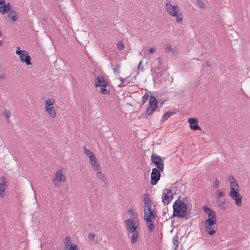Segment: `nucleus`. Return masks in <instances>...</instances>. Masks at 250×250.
<instances>
[{"mask_svg":"<svg viewBox=\"0 0 250 250\" xmlns=\"http://www.w3.org/2000/svg\"><path fill=\"white\" fill-rule=\"evenodd\" d=\"M96 171H97L96 174L97 178L98 179L101 180V181L103 183H104V184H107V181L106 178L105 177L104 175L103 174V173L102 172L101 167L100 168H99V169L98 170H96Z\"/></svg>","mask_w":250,"mask_h":250,"instance_id":"obj_21","label":"nucleus"},{"mask_svg":"<svg viewBox=\"0 0 250 250\" xmlns=\"http://www.w3.org/2000/svg\"><path fill=\"white\" fill-rule=\"evenodd\" d=\"M8 17L13 22L17 21L18 17L17 12L12 8L7 13Z\"/></svg>","mask_w":250,"mask_h":250,"instance_id":"obj_20","label":"nucleus"},{"mask_svg":"<svg viewBox=\"0 0 250 250\" xmlns=\"http://www.w3.org/2000/svg\"><path fill=\"white\" fill-rule=\"evenodd\" d=\"M228 180L229 181L230 183H231V182H234V181H237L234 179V177L232 175H229V177H228Z\"/></svg>","mask_w":250,"mask_h":250,"instance_id":"obj_39","label":"nucleus"},{"mask_svg":"<svg viewBox=\"0 0 250 250\" xmlns=\"http://www.w3.org/2000/svg\"><path fill=\"white\" fill-rule=\"evenodd\" d=\"M20 60L22 62H25L26 65L31 64L30 56L27 51L24 50V53L20 56Z\"/></svg>","mask_w":250,"mask_h":250,"instance_id":"obj_17","label":"nucleus"},{"mask_svg":"<svg viewBox=\"0 0 250 250\" xmlns=\"http://www.w3.org/2000/svg\"><path fill=\"white\" fill-rule=\"evenodd\" d=\"M217 203L219 206H223L225 204V200L224 197L216 198Z\"/></svg>","mask_w":250,"mask_h":250,"instance_id":"obj_29","label":"nucleus"},{"mask_svg":"<svg viewBox=\"0 0 250 250\" xmlns=\"http://www.w3.org/2000/svg\"><path fill=\"white\" fill-rule=\"evenodd\" d=\"M230 191L239 190V186L237 181H234L230 183Z\"/></svg>","mask_w":250,"mask_h":250,"instance_id":"obj_24","label":"nucleus"},{"mask_svg":"<svg viewBox=\"0 0 250 250\" xmlns=\"http://www.w3.org/2000/svg\"><path fill=\"white\" fill-rule=\"evenodd\" d=\"M141 63H142V61L140 62L138 66V70L143 71V67H141Z\"/></svg>","mask_w":250,"mask_h":250,"instance_id":"obj_45","label":"nucleus"},{"mask_svg":"<svg viewBox=\"0 0 250 250\" xmlns=\"http://www.w3.org/2000/svg\"><path fill=\"white\" fill-rule=\"evenodd\" d=\"M117 47L120 50H123L124 49V45L122 41H120L117 43Z\"/></svg>","mask_w":250,"mask_h":250,"instance_id":"obj_36","label":"nucleus"},{"mask_svg":"<svg viewBox=\"0 0 250 250\" xmlns=\"http://www.w3.org/2000/svg\"><path fill=\"white\" fill-rule=\"evenodd\" d=\"M66 181V175L62 169H59L54 173L52 182L55 188L59 189L62 187V184Z\"/></svg>","mask_w":250,"mask_h":250,"instance_id":"obj_4","label":"nucleus"},{"mask_svg":"<svg viewBox=\"0 0 250 250\" xmlns=\"http://www.w3.org/2000/svg\"><path fill=\"white\" fill-rule=\"evenodd\" d=\"M6 77V74L5 73H1L0 74V79L2 80Z\"/></svg>","mask_w":250,"mask_h":250,"instance_id":"obj_46","label":"nucleus"},{"mask_svg":"<svg viewBox=\"0 0 250 250\" xmlns=\"http://www.w3.org/2000/svg\"><path fill=\"white\" fill-rule=\"evenodd\" d=\"M172 216L185 217L187 215V205L182 200L177 199L173 204Z\"/></svg>","mask_w":250,"mask_h":250,"instance_id":"obj_3","label":"nucleus"},{"mask_svg":"<svg viewBox=\"0 0 250 250\" xmlns=\"http://www.w3.org/2000/svg\"><path fill=\"white\" fill-rule=\"evenodd\" d=\"M165 48L166 49H167V50H168L169 51L171 52L172 53H173L174 54L178 53V51L177 50V48L175 47H172L170 45H169V44L167 45L165 47Z\"/></svg>","mask_w":250,"mask_h":250,"instance_id":"obj_26","label":"nucleus"},{"mask_svg":"<svg viewBox=\"0 0 250 250\" xmlns=\"http://www.w3.org/2000/svg\"><path fill=\"white\" fill-rule=\"evenodd\" d=\"M197 5L200 9H203L204 7V4L201 0H197Z\"/></svg>","mask_w":250,"mask_h":250,"instance_id":"obj_37","label":"nucleus"},{"mask_svg":"<svg viewBox=\"0 0 250 250\" xmlns=\"http://www.w3.org/2000/svg\"><path fill=\"white\" fill-rule=\"evenodd\" d=\"M3 115L5 117L7 122H9V119L10 118V112L6 109L4 110L3 113Z\"/></svg>","mask_w":250,"mask_h":250,"instance_id":"obj_33","label":"nucleus"},{"mask_svg":"<svg viewBox=\"0 0 250 250\" xmlns=\"http://www.w3.org/2000/svg\"><path fill=\"white\" fill-rule=\"evenodd\" d=\"M173 243L176 247H178L179 246V237L177 235H175L173 237Z\"/></svg>","mask_w":250,"mask_h":250,"instance_id":"obj_34","label":"nucleus"},{"mask_svg":"<svg viewBox=\"0 0 250 250\" xmlns=\"http://www.w3.org/2000/svg\"><path fill=\"white\" fill-rule=\"evenodd\" d=\"M143 202L145 208H146L147 210L151 208V201L146 193H145L143 195Z\"/></svg>","mask_w":250,"mask_h":250,"instance_id":"obj_19","label":"nucleus"},{"mask_svg":"<svg viewBox=\"0 0 250 250\" xmlns=\"http://www.w3.org/2000/svg\"><path fill=\"white\" fill-rule=\"evenodd\" d=\"M72 244L71 238L69 236L66 237L64 241V249L70 247Z\"/></svg>","mask_w":250,"mask_h":250,"instance_id":"obj_28","label":"nucleus"},{"mask_svg":"<svg viewBox=\"0 0 250 250\" xmlns=\"http://www.w3.org/2000/svg\"><path fill=\"white\" fill-rule=\"evenodd\" d=\"M84 154L88 157L89 162L94 170H98L100 166L95 154L87 149L85 146L83 147Z\"/></svg>","mask_w":250,"mask_h":250,"instance_id":"obj_5","label":"nucleus"},{"mask_svg":"<svg viewBox=\"0 0 250 250\" xmlns=\"http://www.w3.org/2000/svg\"><path fill=\"white\" fill-rule=\"evenodd\" d=\"M154 51V48L153 47H151L149 50H148V53L149 54H152L153 53V52Z\"/></svg>","mask_w":250,"mask_h":250,"instance_id":"obj_47","label":"nucleus"},{"mask_svg":"<svg viewBox=\"0 0 250 250\" xmlns=\"http://www.w3.org/2000/svg\"><path fill=\"white\" fill-rule=\"evenodd\" d=\"M230 196L235 200V203L237 206H240L242 204V197L239 193V190L230 191L229 192Z\"/></svg>","mask_w":250,"mask_h":250,"instance_id":"obj_12","label":"nucleus"},{"mask_svg":"<svg viewBox=\"0 0 250 250\" xmlns=\"http://www.w3.org/2000/svg\"><path fill=\"white\" fill-rule=\"evenodd\" d=\"M149 97H150V96L148 94L145 93L143 96V104L146 103L147 101V100H148V98L149 99Z\"/></svg>","mask_w":250,"mask_h":250,"instance_id":"obj_38","label":"nucleus"},{"mask_svg":"<svg viewBox=\"0 0 250 250\" xmlns=\"http://www.w3.org/2000/svg\"><path fill=\"white\" fill-rule=\"evenodd\" d=\"M154 221H150V222H146L147 224V227L148 229V230L149 232H152L154 229V225L153 223Z\"/></svg>","mask_w":250,"mask_h":250,"instance_id":"obj_27","label":"nucleus"},{"mask_svg":"<svg viewBox=\"0 0 250 250\" xmlns=\"http://www.w3.org/2000/svg\"><path fill=\"white\" fill-rule=\"evenodd\" d=\"M17 50H20V47H17Z\"/></svg>","mask_w":250,"mask_h":250,"instance_id":"obj_49","label":"nucleus"},{"mask_svg":"<svg viewBox=\"0 0 250 250\" xmlns=\"http://www.w3.org/2000/svg\"><path fill=\"white\" fill-rule=\"evenodd\" d=\"M152 162L160 171L163 172L164 170V164L161 157L157 154H152L151 156Z\"/></svg>","mask_w":250,"mask_h":250,"instance_id":"obj_7","label":"nucleus"},{"mask_svg":"<svg viewBox=\"0 0 250 250\" xmlns=\"http://www.w3.org/2000/svg\"><path fill=\"white\" fill-rule=\"evenodd\" d=\"M219 181L218 179H216L214 182V187L216 188L219 187Z\"/></svg>","mask_w":250,"mask_h":250,"instance_id":"obj_42","label":"nucleus"},{"mask_svg":"<svg viewBox=\"0 0 250 250\" xmlns=\"http://www.w3.org/2000/svg\"><path fill=\"white\" fill-rule=\"evenodd\" d=\"M12 9L10 3L9 2L5 3L4 0H0V13L3 14L8 13Z\"/></svg>","mask_w":250,"mask_h":250,"instance_id":"obj_14","label":"nucleus"},{"mask_svg":"<svg viewBox=\"0 0 250 250\" xmlns=\"http://www.w3.org/2000/svg\"><path fill=\"white\" fill-rule=\"evenodd\" d=\"M165 9L167 14L170 16L173 17H176V21L177 22H182L183 16L180 11V8L177 4L172 5L169 0H167L165 4Z\"/></svg>","mask_w":250,"mask_h":250,"instance_id":"obj_2","label":"nucleus"},{"mask_svg":"<svg viewBox=\"0 0 250 250\" xmlns=\"http://www.w3.org/2000/svg\"><path fill=\"white\" fill-rule=\"evenodd\" d=\"M120 79H121V81H122L123 80V78H121Z\"/></svg>","mask_w":250,"mask_h":250,"instance_id":"obj_50","label":"nucleus"},{"mask_svg":"<svg viewBox=\"0 0 250 250\" xmlns=\"http://www.w3.org/2000/svg\"><path fill=\"white\" fill-rule=\"evenodd\" d=\"M224 193L223 191H218L217 193V195L216 196V198L221 197V196H224Z\"/></svg>","mask_w":250,"mask_h":250,"instance_id":"obj_41","label":"nucleus"},{"mask_svg":"<svg viewBox=\"0 0 250 250\" xmlns=\"http://www.w3.org/2000/svg\"><path fill=\"white\" fill-rule=\"evenodd\" d=\"M148 106L145 112L143 115H145L146 118L150 116L154 111L156 109L157 107V102L156 98L154 96H150L149 99V102L148 104Z\"/></svg>","mask_w":250,"mask_h":250,"instance_id":"obj_6","label":"nucleus"},{"mask_svg":"<svg viewBox=\"0 0 250 250\" xmlns=\"http://www.w3.org/2000/svg\"><path fill=\"white\" fill-rule=\"evenodd\" d=\"M189 123V127L193 130H200L201 127L198 125V120L197 118H192L188 120Z\"/></svg>","mask_w":250,"mask_h":250,"instance_id":"obj_18","label":"nucleus"},{"mask_svg":"<svg viewBox=\"0 0 250 250\" xmlns=\"http://www.w3.org/2000/svg\"><path fill=\"white\" fill-rule=\"evenodd\" d=\"M125 223L126 231L131 234L130 242L132 244H135L139 238V232L137 230L139 227L138 219H127L125 221Z\"/></svg>","mask_w":250,"mask_h":250,"instance_id":"obj_1","label":"nucleus"},{"mask_svg":"<svg viewBox=\"0 0 250 250\" xmlns=\"http://www.w3.org/2000/svg\"><path fill=\"white\" fill-rule=\"evenodd\" d=\"M24 53V50H16V53L17 54L19 55L20 56L22 54Z\"/></svg>","mask_w":250,"mask_h":250,"instance_id":"obj_43","label":"nucleus"},{"mask_svg":"<svg viewBox=\"0 0 250 250\" xmlns=\"http://www.w3.org/2000/svg\"><path fill=\"white\" fill-rule=\"evenodd\" d=\"M120 68V64H116L114 67L113 68V71L115 74L116 75H119L120 73L119 69Z\"/></svg>","mask_w":250,"mask_h":250,"instance_id":"obj_31","label":"nucleus"},{"mask_svg":"<svg viewBox=\"0 0 250 250\" xmlns=\"http://www.w3.org/2000/svg\"><path fill=\"white\" fill-rule=\"evenodd\" d=\"M203 210L208 215V219H210L214 222H217L216 215L214 211L207 206L203 207Z\"/></svg>","mask_w":250,"mask_h":250,"instance_id":"obj_13","label":"nucleus"},{"mask_svg":"<svg viewBox=\"0 0 250 250\" xmlns=\"http://www.w3.org/2000/svg\"><path fill=\"white\" fill-rule=\"evenodd\" d=\"M95 234H93V233H90L89 235H88V239L90 241H93L94 240V239L95 238Z\"/></svg>","mask_w":250,"mask_h":250,"instance_id":"obj_40","label":"nucleus"},{"mask_svg":"<svg viewBox=\"0 0 250 250\" xmlns=\"http://www.w3.org/2000/svg\"><path fill=\"white\" fill-rule=\"evenodd\" d=\"M156 216V212L152 208L148 210H147L146 208L144 209V219L146 222L154 221Z\"/></svg>","mask_w":250,"mask_h":250,"instance_id":"obj_9","label":"nucleus"},{"mask_svg":"<svg viewBox=\"0 0 250 250\" xmlns=\"http://www.w3.org/2000/svg\"><path fill=\"white\" fill-rule=\"evenodd\" d=\"M160 171L156 168H153L151 173L150 184L154 186L157 184L161 177Z\"/></svg>","mask_w":250,"mask_h":250,"instance_id":"obj_8","label":"nucleus"},{"mask_svg":"<svg viewBox=\"0 0 250 250\" xmlns=\"http://www.w3.org/2000/svg\"><path fill=\"white\" fill-rule=\"evenodd\" d=\"M7 187V181L5 177L0 178V196L1 198L5 196V190Z\"/></svg>","mask_w":250,"mask_h":250,"instance_id":"obj_16","label":"nucleus"},{"mask_svg":"<svg viewBox=\"0 0 250 250\" xmlns=\"http://www.w3.org/2000/svg\"><path fill=\"white\" fill-rule=\"evenodd\" d=\"M45 111L48 114L49 116L52 118H55L57 116L54 107L46 109H45Z\"/></svg>","mask_w":250,"mask_h":250,"instance_id":"obj_23","label":"nucleus"},{"mask_svg":"<svg viewBox=\"0 0 250 250\" xmlns=\"http://www.w3.org/2000/svg\"><path fill=\"white\" fill-rule=\"evenodd\" d=\"M173 195L171 190L169 189H164L163 192L162 201L165 205H167L172 200Z\"/></svg>","mask_w":250,"mask_h":250,"instance_id":"obj_11","label":"nucleus"},{"mask_svg":"<svg viewBox=\"0 0 250 250\" xmlns=\"http://www.w3.org/2000/svg\"><path fill=\"white\" fill-rule=\"evenodd\" d=\"M65 250H78V246L76 244H73L70 247L65 249Z\"/></svg>","mask_w":250,"mask_h":250,"instance_id":"obj_35","label":"nucleus"},{"mask_svg":"<svg viewBox=\"0 0 250 250\" xmlns=\"http://www.w3.org/2000/svg\"><path fill=\"white\" fill-rule=\"evenodd\" d=\"M175 113V112H172V111L171 112L168 111V112L165 113L162 117V120L163 121L167 120L171 116L174 114Z\"/></svg>","mask_w":250,"mask_h":250,"instance_id":"obj_25","label":"nucleus"},{"mask_svg":"<svg viewBox=\"0 0 250 250\" xmlns=\"http://www.w3.org/2000/svg\"><path fill=\"white\" fill-rule=\"evenodd\" d=\"M94 78L95 85L96 87L107 85V82L101 75H98L96 76L94 75Z\"/></svg>","mask_w":250,"mask_h":250,"instance_id":"obj_15","label":"nucleus"},{"mask_svg":"<svg viewBox=\"0 0 250 250\" xmlns=\"http://www.w3.org/2000/svg\"><path fill=\"white\" fill-rule=\"evenodd\" d=\"M158 62L159 65H161L163 62V58L162 57H159L158 58Z\"/></svg>","mask_w":250,"mask_h":250,"instance_id":"obj_44","label":"nucleus"},{"mask_svg":"<svg viewBox=\"0 0 250 250\" xmlns=\"http://www.w3.org/2000/svg\"><path fill=\"white\" fill-rule=\"evenodd\" d=\"M2 36V34L1 33V32L0 31V38ZM3 44V42L2 41L0 40V46H1Z\"/></svg>","mask_w":250,"mask_h":250,"instance_id":"obj_48","label":"nucleus"},{"mask_svg":"<svg viewBox=\"0 0 250 250\" xmlns=\"http://www.w3.org/2000/svg\"><path fill=\"white\" fill-rule=\"evenodd\" d=\"M216 223L210 219H207L205 221L206 229L208 235H213L215 233L214 225Z\"/></svg>","mask_w":250,"mask_h":250,"instance_id":"obj_10","label":"nucleus"},{"mask_svg":"<svg viewBox=\"0 0 250 250\" xmlns=\"http://www.w3.org/2000/svg\"><path fill=\"white\" fill-rule=\"evenodd\" d=\"M106 86H101L100 91L102 93L105 94V95H107V94H109L110 92L107 89Z\"/></svg>","mask_w":250,"mask_h":250,"instance_id":"obj_32","label":"nucleus"},{"mask_svg":"<svg viewBox=\"0 0 250 250\" xmlns=\"http://www.w3.org/2000/svg\"><path fill=\"white\" fill-rule=\"evenodd\" d=\"M128 212L130 214V215L132 217L131 219H138L137 214L133 211L132 209H129L128 210Z\"/></svg>","mask_w":250,"mask_h":250,"instance_id":"obj_30","label":"nucleus"},{"mask_svg":"<svg viewBox=\"0 0 250 250\" xmlns=\"http://www.w3.org/2000/svg\"><path fill=\"white\" fill-rule=\"evenodd\" d=\"M54 100L53 98H48L45 101V104L44 106L45 110L48 108L54 107Z\"/></svg>","mask_w":250,"mask_h":250,"instance_id":"obj_22","label":"nucleus"}]
</instances>
